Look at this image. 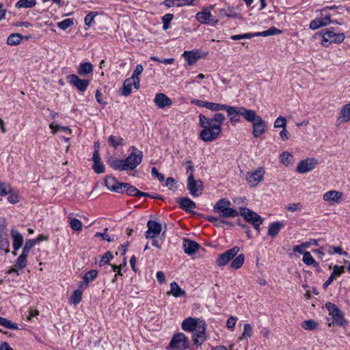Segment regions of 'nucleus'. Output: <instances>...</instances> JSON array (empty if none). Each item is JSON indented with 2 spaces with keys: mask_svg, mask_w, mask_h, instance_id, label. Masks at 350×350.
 Instances as JSON below:
<instances>
[{
  "mask_svg": "<svg viewBox=\"0 0 350 350\" xmlns=\"http://www.w3.org/2000/svg\"><path fill=\"white\" fill-rule=\"evenodd\" d=\"M199 126L202 129L199 137L204 142H211L218 139L222 131V124L226 120L221 113H216L212 118L199 115Z\"/></svg>",
  "mask_w": 350,
  "mask_h": 350,
  "instance_id": "f257e3e1",
  "label": "nucleus"
},
{
  "mask_svg": "<svg viewBox=\"0 0 350 350\" xmlns=\"http://www.w3.org/2000/svg\"><path fill=\"white\" fill-rule=\"evenodd\" d=\"M317 34L321 36V44L324 47H328L332 43H342L345 38L343 33H336L331 29L323 30Z\"/></svg>",
  "mask_w": 350,
  "mask_h": 350,
  "instance_id": "f03ea898",
  "label": "nucleus"
},
{
  "mask_svg": "<svg viewBox=\"0 0 350 350\" xmlns=\"http://www.w3.org/2000/svg\"><path fill=\"white\" fill-rule=\"evenodd\" d=\"M230 202L226 198L219 200L214 206V211L219 213L221 217L234 218L239 215L236 209L230 208Z\"/></svg>",
  "mask_w": 350,
  "mask_h": 350,
  "instance_id": "7ed1b4c3",
  "label": "nucleus"
},
{
  "mask_svg": "<svg viewBox=\"0 0 350 350\" xmlns=\"http://www.w3.org/2000/svg\"><path fill=\"white\" fill-rule=\"evenodd\" d=\"M132 152L124 159L126 170L135 169L142 161L143 152L139 150L135 146H131Z\"/></svg>",
  "mask_w": 350,
  "mask_h": 350,
  "instance_id": "20e7f679",
  "label": "nucleus"
},
{
  "mask_svg": "<svg viewBox=\"0 0 350 350\" xmlns=\"http://www.w3.org/2000/svg\"><path fill=\"white\" fill-rule=\"evenodd\" d=\"M189 338L183 333L173 336L167 349L171 350H186L189 348Z\"/></svg>",
  "mask_w": 350,
  "mask_h": 350,
  "instance_id": "39448f33",
  "label": "nucleus"
},
{
  "mask_svg": "<svg viewBox=\"0 0 350 350\" xmlns=\"http://www.w3.org/2000/svg\"><path fill=\"white\" fill-rule=\"evenodd\" d=\"M241 215L247 221L252 224L255 229L259 230L260 226L263 221L262 218L259 215L247 208H241Z\"/></svg>",
  "mask_w": 350,
  "mask_h": 350,
  "instance_id": "423d86ee",
  "label": "nucleus"
},
{
  "mask_svg": "<svg viewBox=\"0 0 350 350\" xmlns=\"http://www.w3.org/2000/svg\"><path fill=\"white\" fill-rule=\"evenodd\" d=\"M332 7H327L325 9L321 10V16L319 18H315L314 20L312 21L310 23V28L316 30L321 27H325L330 23H333V21L331 20V16L329 14H325L324 12H326L327 9H331Z\"/></svg>",
  "mask_w": 350,
  "mask_h": 350,
  "instance_id": "0eeeda50",
  "label": "nucleus"
},
{
  "mask_svg": "<svg viewBox=\"0 0 350 350\" xmlns=\"http://www.w3.org/2000/svg\"><path fill=\"white\" fill-rule=\"evenodd\" d=\"M203 188V183L200 180H195L193 174H189L187 178V189L190 194L198 197L202 194Z\"/></svg>",
  "mask_w": 350,
  "mask_h": 350,
  "instance_id": "6e6552de",
  "label": "nucleus"
},
{
  "mask_svg": "<svg viewBox=\"0 0 350 350\" xmlns=\"http://www.w3.org/2000/svg\"><path fill=\"white\" fill-rule=\"evenodd\" d=\"M240 250L239 247L234 246L225 252L219 254L216 260V263L219 267L226 265L231 260H232Z\"/></svg>",
  "mask_w": 350,
  "mask_h": 350,
  "instance_id": "1a4fd4ad",
  "label": "nucleus"
},
{
  "mask_svg": "<svg viewBox=\"0 0 350 350\" xmlns=\"http://www.w3.org/2000/svg\"><path fill=\"white\" fill-rule=\"evenodd\" d=\"M325 307L329 312V314L332 316L335 321V323L338 325H343L345 320L342 312L332 302L326 303Z\"/></svg>",
  "mask_w": 350,
  "mask_h": 350,
  "instance_id": "9d476101",
  "label": "nucleus"
},
{
  "mask_svg": "<svg viewBox=\"0 0 350 350\" xmlns=\"http://www.w3.org/2000/svg\"><path fill=\"white\" fill-rule=\"evenodd\" d=\"M206 323L200 321L199 326L193 331L192 339L195 345H202L205 340Z\"/></svg>",
  "mask_w": 350,
  "mask_h": 350,
  "instance_id": "9b49d317",
  "label": "nucleus"
},
{
  "mask_svg": "<svg viewBox=\"0 0 350 350\" xmlns=\"http://www.w3.org/2000/svg\"><path fill=\"white\" fill-rule=\"evenodd\" d=\"M265 170L262 167H258L253 172H248L246 174V180L251 187H256L262 180Z\"/></svg>",
  "mask_w": 350,
  "mask_h": 350,
  "instance_id": "f8f14e48",
  "label": "nucleus"
},
{
  "mask_svg": "<svg viewBox=\"0 0 350 350\" xmlns=\"http://www.w3.org/2000/svg\"><path fill=\"white\" fill-rule=\"evenodd\" d=\"M317 165V159L314 158H308L301 161L297 165V172L300 174L307 173L316 167Z\"/></svg>",
  "mask_w": 350,
  "mask_h": 350,
  "instance_id": "ddd939ff",
  "label": "nucleus"
},
{
  "mask_svg": "<svg viewBox=\"0 0 350 350\" xmlns=\"http://www.w3.org/2000/svg\"><path fill=\"white\" fill-rule=\"evenodd\" d=\"M267 130V123L261 117L257 118V120L252 123V135L254 138L260 137Z\"/></svg>",
  "mask_w": 350,
  "mask_h": 350,
  "instance_id": "4468645a",
  "label": "nucleus"
},
{
  "mask_svg": "<svg viewBox=\"0 0 350 350\" xmlns=\"http://www.w3.org/2000/svg\"><path fill=\"white\" fill-rule=\"evenodd\" d=\"M67 78L69 83L80 92L85 91L90 84L89 80L81 79L76 75H68Z\"/></svg>",
  "mask_w": 350,
  "mask_h": 350,
  "instance_id": "2eb2a0df",
  "label": "nucleus"
},
{
  "mask_svg": "<svg viewBox=\"0 0 350 350\" xmlns=\"http://www.w3.org/2000/svg\"><path fill=\"white\" fill-rule=\"evenodd\" d=\"M323 200L330 204H340L342 200V193L336 190H330L323 195Z\"/></svg>",
  "mask_w": 350,
  "mask_h": 350,
  "instance_id": "dca6fc26",
  "label": "nucleus"
},
{
  "mask_svg": "<svg viewBox=\"0 0 350 350\" xmlns=\"http://www.w3.org/2000/svg\"><path fill=\"white\" fill-rule=\"evenodd\" d=\"M148 230L146 232L145 236L147 239H154L157 237L161 231V226L159 223L149 220L147 222Z\"/></svg>",
  "mask_w": 350,
  "mask_h": 350,
  "instance_id": "f3484780",
  "label": "nucleus"
},
{
  "mask_svg": "<svg viewBox=\"0 0 350 350\" xmlns=\"http://www.w3.org/2000/svg\"><path fill=\"white\" fill-rule=\"evenodd\" d=\"M350 121V103L341 108L336 120V125L339 126Z\"/></svg>",
  "mask_w": 350,
  "mask_h": 350,
  "instance_id": "a211bd4d",
  "label": "nucleus"
},
{
  "mask_svg": "<svg viewBox=\"0 0 350 350\" xmlns=\"http://www.w3.org/2000/svg\"><path fill=\"white\" fill-rule=\"evenodd\" d=\"M105 183L109 190L118 193H123V190H122V185H122L123 183L118 182L113 176H107L105 179Z\"/></svg>",
  "mask_w": 350,
  "mask_h": 350,
  "instance_id": "6ab92c4d",
  "label": "nucleus"
},
{
  "mask_svg": "<svg viewBox=\"0 0 350 350\" xmlns=\"http://www.w3.org/2000/svg\"><path fill=\"white\" fill-rule=\"evenodd\" d=\"M122 185V190L123 192L124 189H126V193L128 196H136L138 198H141L143 196H150V194L148 193H145L138 190L135 187L131 185L129 183H123Z\"/></svg>",
  "mask_w": 350,
  "mask_h": 350,
  "instance_id": "aec40b11",
  "label": "nucleus"
},
{
  "mask_svg": "<svg viewBox=\"0 0 350 350\" xmlns=\"http://www.w3.org/2000/svg\"><path fill=\"white\" fill-rule=\"evenodd\" d=\"M154 102L159 109L170 107L172 105V100L163 93L157 94Z\"/></svg>",
  "mask_w": 350,
  "mask_h": 350,
  "instance_id": "412c9836",
  "label": "nucleus"
},
{
  "mask_svg": "<svg viewBox=\"0 0 350 350\" xmlns=\"http://www.w3.org/2000/svg\"><path fill=\"white\" fill-rule=\"evenodd\" d=\"M225 110L229 117V121L232 125H235L237 122H240L239 117L241 116L239 107L228 105Z\"/></svg>",
  "mask_w": 350,
  "mask_h": 350,
  "instance_id": "4be33fe9",
  "label": "nucleus"
},
{
  "mask_svg": "<svg viewBox=\"0 0 350 350\" xmlns=\"http://www.w3.org/2000/svg\"><path fill=\"white\" fill-rule=\"evenodd\" d=\"M196 18L197 20L203 24H207V23H217V20L213 17L211 12L207 10H204L203 11L198 12L196 14Z\"/></svg>",
  "mask_w": 350,
  "mask_h": 350,
  "instance_id": "5701e85b",
  "label": "nucleus"
},
{
  "mask_svg": "<svg viewBox=\"0 0 350 350\" xmlns=\"http://www.w3.org/2000/svg\"><path fill=\"white\" fill-rule=\"evenodd\" d=\"M200 319L188 317L182 322V329L185 332H193L200 324Z\"/></svg>",
  "mask_w": 350,
  "mask_h": 350,
  "instance_id": "b1692460",
  "label": "nucleus"
},
{
  "mask_svg": "<svg viewBox=\"0 0 350 350\" xmlns=\"http://www.w3.org/2000/svg\"><path fill=\"white\" fill-rule=\"evenodd\" d=\"M98 275V271L96 269H92L87 272L83 278V281L79 284V288L85 289L88 288L89 283L92 282Z\"/></svg>",
  "mask_w": 350,
  "mask_h": 350,
  "instance_id": "393cba45",
  "label": "nucleus"
},
{
  "mask_svg": "<svg viewBox=\"0 0 350 350\" xmlns=\"http://www.w3.org/2000/svg\"><path fill=\"white\" fill-rule=\"evenodd\" d=\"M200 245L196 241L187 239H184L183 248L186 254L191 255L196 253Z\"/></svg>",
  "mask_w": 350,
  "mask_h": 350,
  "instance_id": "a878e982",
  "label": "nucleus"
},
{
  "mask_svg": "<svg viewBox=\"0 0 350 350\" xmlns=\"http://www.w3.org/2000/svg\"><path fill=\"white\" fill-rule=\"evenodd\" d=\"M240 111L239 113L242 116L244 119L249 122H254L257 120V118H259V116H257L256 112L252 109H246L243 107H239Z\"/></svg>",
  "mask_w": 350,
  "mask_h": 350,
  "instance_id": "bb28decb",
  "label": "nucleus"
},
{
  "mask_svg": "<svg viewBox=\"0 0 350 350\" xmlns=\"http://www.w3.org/2000/svg\"><path fill=\"white\" fill-rule=\"evenodd\" d=\"M284 226V221H275L271 223L268 228L267 235L271 238H275Z\"/></svg>",
  "mask_w": 350,
  "mask_h": 350,
  "instance_id": "cd10ccee",
  "label": "nucleus"
},
{
  "mask_svg": "<svg viewBox=\"0 0 350 350\" xmlns=\"http://www.w3.org/2000/svg\"><path fill=\"white\" fill-rule=\"evenodd\" d=\"M177 203L180 207L187 212H190L196 208V204L189 198H180L177 200Z\"/></svg>",
  "mask_w": 350,
  "mask_h": 350,
  "instance_id": "c85d7f7f",
  "label": "nucleus"
},
{
  "mask_svg": "<svg viewBox=\"0 0 350 350\" xmlns=\"http://www.w3.org/2000/svg\"><path fill=\"white\" fill-rule=\"evenodd\" d=\"M11 236L13 239L14 250L15 251L19 250L23 243V237L18 230L15 229H12Z\"/></svg>",
  "mask_w": 350,
  "mask_h": 350,
  "instance_id": "c756f323",
  "label": "nucleus"
},
{
  "mask_svg": "<svg viewBox=\"0 0 350 350\" xmlns=\"http://www.w3.org/2000/svg\"><path fill=\"white\" fill-rule=\"evenodd\" d=\"M144 70V68L142 65L138 64L137 65L132 77H131L133 79V86L135 89L138 90L140 87V80L139 76L142 73Z\"/></svg>",
  "mask_w": 350,
  "mask_h": 350,
  "instance_id": "7c9ffc66",
  "label": "nucleus"
},
{
  "mask_svg": "<svg viewBox=\"0 0 350 350\" xmlns=\"http://www.w3.org/2000/svg\"><path fill=\"white\" fill-rule=\"evenodd\" d=\"M183 56L186 59L189 65L194 64L200 57L199 53L196 51H185Z\"/></svg>",
  "mask_w": 350,
  "mask_h": 350,
  "instance_id": "2f4dec72",
  "label": "nucleus"
},
{
  "mask_svg": "<svg viewBox=\"0 0 350 350\" xmlns=\"http://www.w3.org/2000/svg\"><path fill=\"white\" fill-rule=\"evenodd\" d=\"M169 293L174 297H180L186 295L185 291L183 290L174 281L170 284V291Z\"/></svg>",
  "mask_w": 350,
  "mask_h": 350,
  "instance_id": "473e14b6",
  "label": "nucleus"
},
{
  "mask_svg": "<svg viewBox=\"0 0 350 350\" xmlns=\"http://www.w3.org/2000/svg\"><path fill=\"white\" fill-rule=\"evenodd\" d=\"M93 72V65L90 62H85L79 64L77 73L80 76H85Z\"/></svg>",
  "mask_w": 350,
  "mask_h": 350,
  "instance_id": "72a5a7b5",
  "label": "nucleus"
},
{
  "mask_svg": "<svg viewBox=\"0 0 350 350\" xmlns=\"http://www.w3.org/2000/svg\"><path fill=\"white\" fill-rule=\"evenodd\" d=\"M108 163L114 170H118L120 171L126 170L124 159H116L112 161L109 160Z\"/></svg>",
  "mask_w": 350,
  "mask_h": 350,
  "instance_id": "f704fd0d",
  "label": "nucleus"
},
{
  "mask_svg": "<svg viewBox=\"0 0 350 350\" xmlns=\"http://www.w3.org/2000/svg\"><path fill=\"white\" fill-rule=\"evenodd\" d=\"M0 250H4L5 253L10 252V241L7 232L0 235Z\"/></svg>",
  "mask_w": 350,
  "mask_h": 350,
  "instance_id": "c9c22d12",
  "label": "nucleus"
},
{
  "mask_svg": "<svg viewBox=\"0 0 350 350\" xmlns=\"http://www.w3.org/2000/svg\"><path fill=\"white\" fill-rule=\"evenodd\" d=\"M132 81L133 79L129 78L124 81L121 91L122 95L127 96L131 94L132 85H133Z\"/></svg>",
  "mask_w": 350,
  "mask_h": 350,
  "instance_id": "e433bc0d",
  "label": "nucleus"
},
{
  "mask_svg": "<svg viewBox=\"0 0 350 350\" xmlns=\"http://www.w3.org/2000/svg\"><path fill=\"white\" fill-rule=\"evenodd\" d=\"M109 144L114 148H117L119 146L124 145V139L120 136L111 135L108 139Z\"/></svg>",
  "mask_w": 350,
  "mask_h": 350,
  "instance_id": "4c0bfd02",
  "label": "nucleus"
},
{
  "mask_svg": "<svg viewBox=\"0 0 350 350\" xmlns=\"http://www.w3.org/2000/svg\"><path fill=\"white\" fill-rule=\"evenodd\" d=\"M245 261V255L243 254H239L231 262L230 267L238 269L241 267Z\"/></svg>",
  "mask_w": 350,
  "mask_h": 350,
  "instance_id": "58836bf2",
  "label": "nucleus"
},
{
  "mask_svg": "<svg viewBox=\"0 0 350 350\" xmlns=\"http://www.w3.org/2000/svg\"><path fill=\"white\" fill-rule=\"evenodd\" d=\"M36 5V0H19L16 3L17 8H31Z\"/></svg>",
  "mask_w": 350,
  "mask_h": 350,
  "instance_id": "ea45409f",
  "label": "nucleus"
},
{
  "mask_svg": "<svg viewBox=\"0 0 350 350\" xmlns=\"http://www.w3.org/2000/svg\"><path fill=\"white\" fill-rule=\"evenodd\" d=\"M280 33H281L280 30H279L276 27H272L266 31L254 33V35H255V37H258V36L266 37V36L276 35Z\"/></svg>",
  "mask_w": 350,
  "mask_h": 350,
  "instance_id": "a19ab883",
  "label": "nucleus"
},
{
  "mask_svg": "<svg viewBox=\"0 0 350 350\" xmlns=\"http://www.w3.org/2000/svg\"><path fill=\"white\" fill-rule=\"evenodd\" d=\"M280 161L284 165H291L293 163V156L288 152H283L280 154Z\"/></svg>",
  "mask_w": 350,
  "mask_h": 350,
  "instance_id": "79ce46f5",
  "label": "nucleus"
},
{
  "mask_svg": "<svg viewBox=\"0 0 350 350\" xmlns=\"http://www.w3.org/2000/svg\"><path fill=\"white\" fill-rule=\"evenodd\" d=\"M22 36L19 33H12L7 39V44L11 46H15L21 43Z\"/></svg>",
  "mask_w": 350,
  "mask_h": 350,
  "instance_id": "37998d69",
  "label": "nucleus"
},
{
  "mask_svg": "<svg viewBox=\"0 0 350 350\" xmlns=\"http://www.w3.org/2000/svg\"><path fill=\"white\" fill-rule=\"evenodd\" d=\"M227 106L228 105L208 102L206 109L212 111H219L221 110H225Z\"/></svg>",
  "mask_w": 350,
  "mask_h": 350,
  "instance_id": "c03bdc74",
  "label": "nucleus"
},
{
  "mask_svg": "<svg viewBox=\"0 0 350 350\" xmlns=\"http://www.w3.org/2000/svg\"><path fill=\"white\" fill-rule=\"evenodd\" d=\"M28 256V254L22 252V254L18 256L16 261V267L20 269L25 268L27 266V258Z\"/></svg>",
  "mask_w": 350,
  "mask_h": 350,
  "instance_id": "a18cd8bd",
  "label": "nucleus"
},
{
  "mask_svg": "<svg viewBox=\"0 0 350 350\" xmlns=\"http://www.w3.org/2000/svg\"><path fill=\"white\" fill-rule=\"evenodd\" d=\"M318 325V323L312 319L304 321L301 323V327L306 330H314L317 329Z\"/></svg>",
  "mask_w": 350,
  "mask_h": 350,
  "instance_id": "49530a36",
  "label": "nucleus"
},
{
  "mask_svg": "<svg viewBox=\"0 0 350 350\" xmlns=\"http://www.w3.org/2000/svg\"><path fill=\"white\" fill-rule=\"evenodd\" d=\"M253 334V328L252 325L249 323H246L244 325L243 332L240 336V340L247 339L250 338Z\"/></svg>",
  "mask_w": 350,
  "mask_h": 350,
  "instance_id": "de8ad7c7",
  "label": "nucleus"
},
{
  "mask_svg": "<svg viewBox=\"0 0 350 350\" xmlns=\"http://www.w3.org/2000/svg\"><path fill=\"white\" fill-rule=\"evenodd\" d=\"M0 325L10 329H18L16 323H12L11 321L1 317H0Z\"/></svg>",
  "mask_w": 350,
  "mask_h": 350,
  "instance_id": "09e8293b",
  "label": "nucleus"
},
{
  "mask_svg": "<svg viewBox=\"0 0 350 350\" xmlns=\"http://www.w3.org/2000/svg\"><path fill=\"white\" fill-rule=\"evenodd\" d=\"M82 290L81 288L75 290L70 297V301L75 305L78 304L81 301L82 297Z\"/></svg>",
  "mask_w": 350,
  "mask_h": 350,
  "instance_id": "8fccbe9b",
  "label": "nucleus"
},
{
  "mask_svg": "<svg viewBox=\"0 0 350 350\" xmlns=\"http://www.w3.org/2000/svg\"><path fill=\"white\" fill-rule=\"evenodd\" d=\"M108 230L107 228H105L103 230V232H96L95 234L96 237H101L103 240H105L107 242H112L115 239V235H108L107 232Z\"/></svg>",
  "mask_w": 350,
  "mask_h": 350,
  "instance_id": "3c124183",
  "label": "nucleus"
},
{
  "mask_svg": "<svg viewBox=\"0 0 350 350\" xmlns=\"http://www.w3.org/2000/svg\"><path fill=\"white\" fill-rule=\"evenodd\" d=\"M12 191V187L10 184L0 182V196H5Z\"/></svg>",
  "mask_w": 350,
  "mask_h": 350,
  "instance_id": "603ef678",
  "label": "nucleus"
},
{
  "mask_svg": "<svg viewBox=\"0 0 350 350\" xmlns=\"http://www.w3.org/2000/svg\"><path fill=\"white\" fill-rule=\"evenodd\" d=\"M207 220L213 224H214L217 227H221L222 224H226L228 225H231L230 222L225 220H221L216 217L210 216L208 217Z\"/></svg>",
  "mask_w": 350,
  "mask_h": 350,
  "instance_id": "864d4df0",
  "label": "nucleus"
},
{
  "mask_svg": "<svg viewBox=\"0 0 350 350\" xmlns=\"http://www.w3.org/2000/svg\"><path fill=\"white\" fill-rule=\"evenodd\" d=\"M74 24L73 19L66 18L57 23V26L62 30H66Z\"/></svg>",
  "mask_w": 350,
  "mask_h": 350,
  "instance_id": "5fc2aeb1",
  "label": "nucleus"
},
{
  "mask_svg": "<svg viewBox=\"0 0 350 350\" xmlns=\"http://www.w3.org/2000/svg\"><path fill=\"white\" fill-rule=\"evenodd\" d=\"M173 14H166L162 17V21H163V30H167L169 29L170 23L172 20L173 19Z\"/></svg>",
  "mask_w": 350,
  "mask_h": 350,
  "instance_id": "6e6d98bb",
  "label": "nucleus"
},
{
  "mask_svg": "<svg viewBox=\"0 0 350 350\" xmlns=\"http://www.w3.org/2000/svg\"><path fill=\"white\" fill-rule=\"evenodd\" d=\"M70 226L73 230L80 231L82 229L83 224L78 219L73 218L70 221Z\"/></svg>",
  "mask_w": 350,
  "mask_h": 350,
  "instance_id": "4d7b16f0",
  "label": "nucleus"
},
{
  "mask_svg": "<svg viewBox=\"0 0 350 350\" xmlns=\"http://www.w3.org/2000/svg\"><path fill=\"white\" fill-rule=\"evenodd\" d=\"M302 260L307 265H313L316 262L309 252H305L304 253Z\"/></svg>",
  "mask_w": 350,
  "mask_h": 350,
  "instance_id": "13d9d810",
  "label": "nucleus"
},
{
  "mask_svg": "<svg viewBox=\"0 0 350 350\" xmlns=\"http://www.w3.org/2000/svg\"><path fill=\"white\" fill-rule=\"evenodd\" d=\"M345 269L344 266L334 265L331 275L336 279L345 272Z\"/></svg>",
  "mask_w": 350,
  "mask_h": 350,
  "instance_id": "bf43d9fd",
  "label": "nucleus"
},
{
  "mask_svg": "<svg viewBox=\"0 0 350 350\" xmlns=\"http://www.w3.org/2000/svg\"><path fill=\"white\" fill-rule=\"evenodd\" d=\"M36 244V241L34 239H28L26 241L25 246L23 249V252L29 254L30 250L34 247Z\"/></svg>",
  "mask_w": 350,
  "mask_h": 350,
  "instance_id": "052dcab7",
  "label": "nucleus"
},
{
  "mask_svg": "<svg viewBox=\"0 0 350 350\" xmlns=\"http://www.w3.org/2000/svg\"><path fill=\"white\" fill-rule=\"evenodd\" d=\"M273 126L275 128H282L286 126V119L284 116H279L276 118L273 123Z\"/></svg>",
  "mask_w": 350,
  "mask_h": 350,
  "instance_id": "680f3d73",
  "label": "nucleus"
},
{
  "mask_svg": "<svg viewBox=\"0 0 350 350\" xmlns=\"http://www.w3.org/2000/svg\"><path fill=\"white\" fill-rule=\"evenodd\" d=\"M97 14L98 13L96 12H92L87 14L84 19L85 25L91 27L92 23L94 22V18Z\"/></svg>",
  "mask_w": 350,
  "mask_h": 350,
  "instance_id": "e2e57ef3",
  "label": "nucleus"
},
{
  "mask_svg": "<svg viewBox=\"0 0 350 350\" xmlns=\"http://www.w3.org/2000/svg\"><path fill=\"white\" fill-rule=\"evenodd\" d=\"M255 37L254 33H247L240 35H233L230 37L232 40H238L241 39H250Z\"/></svg>",
  "mask_w": 350,
  "mask_h": 350,
  "instance_id": "0e129e2a",
  "label": "nucleus"
},
{
  "mask_svg": "<svg viewBox=\"0 0 350 350\" xmlns=\"http://www.w3.org/2000/svg\"><path fill=\"white\" fill-rule=\"evenodd\" d=\"M92 169L97 174H103L105 172V166L101 161L94 162Z\"/></svg>",
  "mask_w": 350,
  "mask_h": 350,
  "instance_id": "69168bd1",
  "label": "nucleus"
},
{
  "mask_svg": "<svg viewBox=\"0 0 350 350\" xmlns=\"http://www.w3.org/2000/svg\"><path fill=\"white\" fill-rule=\"evenodd\" d=\"M113 258V254L111 252H107L102 257L100 266L107 264Z\"/></svg>",
  "mask_w": 350,
  "mask_h": 350,
  "instance_id": "338daca9",
  "label": "nucleus"
},
{
  "mask_svg": "<svg viewBox=\"0 0 350 350\" xmlns=\"http://www.w3.org/2000/svg\"><path fill=\"white\" fill-rule=\"evenodd\" d=\"M237 318L234 316L230 317L226 322V327L230 329H233L235 327Z\"/></svg>",
  "mask_w": 350,
  "mask_h": 350,
  "instance_id": "774afa93",
  "label": "nucleus"
}]
</instances>
